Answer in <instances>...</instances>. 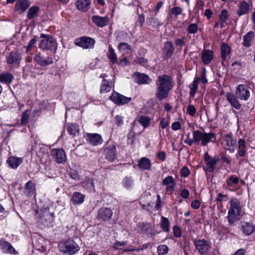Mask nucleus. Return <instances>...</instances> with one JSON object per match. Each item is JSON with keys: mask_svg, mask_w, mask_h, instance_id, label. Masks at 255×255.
I'll list each match as a JSON object with an SVG mask.
<instances>
[{"mask_svg": "<svg viewBox=\"0 0 255 255\" xmlns=\"http://www.w3.org/2000/svg\"><path fill=\"white\" fill-rule=\"evenodd\" d=\"M118 63L122 66H125L128 65L129 62L127 57H123L120 60Z\"/></svg>", "mask_w": 255, "mask_h": 255, "instance_id": "64", "label": "nucleus"}, {"mask_svg": "<svg viewBox=\"0 0 255 255\" xmlns=\"http://www.w3.org/2000/svg\"><path fill=\"white\" fill-rule=\"evenodd\" d=\"M67 131L70 135H76L79 133V128L76 124H70L67 126Z\"/></svg>", "mask_w": 255, "mask_h": 255, "instance_id": "38", "label": "nucleus"}, {"mask_svg": "<svg viewBox=\"0 0 255 255\" xmlns=\"http://www.w3.org/2000/svg\"><path fill=\"white\" fill-rule=\"evenodd\" d=\"M118 49L123 53L127 54L131 50V46L126 42H120L118 45Z\"/></svg>", "mask_w": 255, "mask_h": 255, "instance_id": "43", "label": "nucleus"}, {"mask_svg": "<svg viewBox=\"0 0 255 255\" xmlns=\"http://www.w3.org/2000/svg\"><path fill=\"white\" fill-rule=\"evenodd\" d=\"M170 223L168 219L164 217H162L160 227L165 232L169 231Z\"/></svg>", "mask_w": 255, "mask_h": 255, "instance_id": "46", "label": "nucleus"}, {"mask_svg": "<svg viewBox=\"0 0 255 255\" xmlns=\"http://www.w3.org/2000/svg\"><path fill=\"white\" fill-rule=\"evenodd\" d=\"M168 252V248L167 246L164 245H160L157 247V252L158 255H165Z\"/></svg>", "mask_w": 255, "mask_h": 255, "instance_id": "50", "label": "nucleus"}, {"mask_svg": "<svg viewBox=\"0 0 255 255\" xmlns=\"http://www.w3.org/2000/svg\"><path fill=\"white\" fill-rule=\"evenodd\" d=\"M74 43L76 45L81 47L84 49L93 48L95 44L94 39L86 36L76 38Z\"/></svg>", "mask_w": 255, "mask_h": 255, "instance_id": "7", "label": "nucleus"}, {"mask_svg": "<svg viewBox=\"0 0 255 255\" xmlns=\"http://www.w3.org/2000/svg\"><path fill=\"white\" fill-rule=\"evenodd\" d=\"M151 165L150 160L147 157H142L138 162V166L140 168L148 170Z\"/></svg>", "mask_w": 255, "mask_h": 255, "instance_id": "34", "label": "nucleus"}, {"mask_svg": "<svg viewBox=\"0 0 255 255\" xmlns=\"http://www.w3.org/2000/svg\"><path fill=\"white\" fill-rule=\"evenodd\" d=\"M39 10V8L37 6H33L30 7L27 14V17L29 19L33 18L37 15Z\"/></svg>", "mask_w": 255, "mask_h": 255, "instance_id": "44", "label": "nucleus"}, {"mask_svg": "<svg viewBox=\"0 0 255 255\" xmlns=\"http://www.w3.org/2000/svg\"><path fill=\"white\" fill-rule=\"evenodd\" d=\"M206 71L205 68H204L201 73L200 78H199L200 80H201V82L204 84H206L208 82V80L206 77Z\"/></svg>", "mask_w": 255, "mask_h": 255, "instance_id": "57", "label": "nucleus"}, {"mask_svg": "<svg viewBox=\"0 0 255 255\" xmlns=\"http://www.w3.org/2000/svg\"><path fill=\"white\" fill-rule=\"evenodd\" d=\"M54 220V213L50 211L49 208H44L41 210L38 223L44 227L50 226Z\"/></svg>", "mask_w": 255, "mask_h": 255, "instance_id": "5", "label": "nucleus"}, {"mask_svg": "<svg viewBox=\"0 0 255 255\" xmlns=\"http://www.w3.org/2000/svg\"><path fill=\"white\" fill-rule=\"evenodd\" d=\"M200 79L199 77H195L193 83L190 85L189 88L190 89V95L192 97H194L195 93L198 89V85Z\"/></svg>", "mask_w": 255, "mask_h": 255, "instance_id": "39", "label": "nucleus"}, {"mask_svg": "<svg viewBox=\"0 0 255 255\" xmlns=\"http://www.w3.org/2000/svg\"><path fill=\"white\" fill-rule=\"evenodd\" d=\"M110 99L118 105H123L129 103L131 101V98L127 97L118 93H114L110 97Z\"/></svg>", "mask_w": 255, "mask_h": 255, "instance_id": "11", "label": "nucleus"}, {"mask_svg": "<svg viewBox=\"0 0 255 255\" xmlns=\"http://www.w3.org/2000/svg\"><path fill=\"white\" fill-rule=\"evenodd\" d=\"M129 37L128 34L124 32H120L116 36V39L118 41L127 40Z\"/></svg>", "mask_w": 255, "mask_h": 255, "instance_id": "51", "label": "nucleus"}, {"mask_svg": "<svg viewBox=\"0 0 255 255\" xmlns=\"http://www.w3.org/2000/svg\"><path fill=\"white\" fill-rule=\"evenodd\" d=\"M90 0H78L76 2L77 8L83 12L87 11L90 7Z\"/></svg>", "mask_w": 255, "mask_h": 255, "instance_id": "27", "label": "nucleus"}, {"mask_svg": "<svg viewBox=\"0 0 255 255\" xmlns=\"http://www.w3.org/2000/svg\"><path fill=\"white\" fill-rule=\"evenodd\" d=\"M134 81L139 84H149L151 79L144 74L135 73L133 75Z\"/></svg>", "mask_w": 255, "mask_h": 255, "instance_id": "15", "label": "nucleus"}, {"mask_svg": "<svg viewBox=\"0 0 255 255\" xmlns=\"http://www.w3.org/2000/svg\"><path fill=\"white\" fill-rule=\"evenodd\" d=\"M52 155L58 163H64L66 160V154L62 149H53L51 151Z\"/></svg>", "mask_w": 255, "mask_h": 255, "instance_id": "14", "label": "nucleus"}, {"mask_svg": "<svg viewBox=\"0 0 255 255\" xmlns=\"http://www.w3.org/2000/svg\"><path fill=\"white\" fill-rule=\"evenodd\" d=\"M116 151L115 146L107 148L105 149L106 158L110 161H113L116 158Z\"/></svg>", "mask_w": 255, "mask_h": 255, "instance_id": "33", "label": "nucleus"}, {"mask_svg": "<svg viewBox=\"0 0 255 255\" xmlns=\"http://www.w3.org/2000/svg\"><path fill=\"white\" fill-rule=\"evenodd\" d=\"M40 37L43 39L40 41L39 47L43 50H49L55 53L57 50V43L55 40L50 36L41 34Z\"/></svg>", "mask_w": 255, "mask_h": 255, "instance_id": "4", "label": "nucleus"}, {"mask_svg": "<svg viewBox=\"0 0 255 255\" xmlns=\"http://www.w3.org/2000/svg\"><path fill=\"white\" fill-rule=\"evenodd\" d=\"M194 246L198 251L201 254H207L211 247L209 243L205 240H195Z\"/></svg>", "mask_w": 255, "mask_h": 255, "instance_id": "9", "label": "nucleus"}, {"mask_svg": "<svg viewBox=\"0 0 255 255\" xmlns=\"http://www.w3.org/2000/svg\"><path fill=\"white\" fill-rule=\"evenodd\" d=\"M204 132H201L200 130H196L193 131L192 139H187L186 140V144L191 146L193 143L198 144L200 141H202L203 138Z\"/></svg>", "mask_w": 255, "mask_h": 255, "instance_id": "17", "label": "nucleus"}, {"mask_svg": "<svg viewBox=\"0 0 255 255\" xmlns=\"http://www.w3.org/2000/svg\"><path fill=\"white\" fill-rule=\"evenodd\" d=\"M37 41L36 37H34L33 38H32L28 43V44L26 46V51L28 52H29L31 48L33 47V46L35 44V43Z\"/></svg>", "mask_w": 255, "mask_h": 255, "instance_id": "58", "label": "nucleus"}, {"mask_svg": "<svg viewBox=\"0 0 255 255\" xmlns=\"http://www.w3.org/2000/svg\"><path fill=\"white\" fill-rule=\"evenodd\" d=\"M236 95L237 98L246 101L250 97V91L245 85H239L236 88Z\"/></svg>", "mask_w": 255, "mask_h": 255, "instance_id": "10", "label": "nucleus"}, {"mask_svg": "<svg viewBox=\"0 0 255 255\" xmlns=\"http://www.w3.org/2000/svg\"><path fill=\"white\" fill-rule=\"evenodd\" d=\"M58 248L61 252L73 255L80 250V247L73 240L61 242L58 245Z\"/></svg>", "mask_w": 255, "mask_h": 255, "instance_id": "3", "label": "nucleus"}, {"mask_svg": "<svg viewBox=\"0 0 255 255\" xmlns=\"http://www.w3.org/2000/svg\"><path fill=\"white\" fill-rule=\"evenodd\" d=\"M85 196L80 192H75L72 197V201L74 204H81L84 202Z\"/></svg>", "mask_w": 255, "mask_h": 255, "instance_id": "37", "label": "nucleus"}, {"mask_svg": "<svg viewBox=\"0 0 255 255\" xmlns=\"http://www.w3.org/2000/svg\"><path fill=\"white\" fill-rule=\"evenodd\" d=\"M188 113L191 116H194L196 113V109L195 107L192 105H189L188 106L187 108Z\"/></svg>", "mask_w": 255, "mask_h": 255, "instance_id": "55", "label": "nucleus"}, {"mask_svg": "<svg viewBox=\"0 0 255 255\" xmlns=\"http://www.w3.org/2000/svg\"><path fill=\"white\" fill-rule=\"evenodd\" d=\"M239 8L237 11V14L240 16L249 13L250 10V5L246 1H242L239 4Z\"/></svg>", "mask_w": 255, "mask_h": 255, "instance_id": "23", "label": "nucleus"}, {"mask_svg": "<svg viewBox=\"0 0 255 255\" xmlns=\"http://www.w3.org/2000/svg\"><path fill=\"white\" fill-rule=\"evenodd\" d=\"M69 176L73 179L76 180L79 179V175L78 172L75 170H71L69 173Z\"/></svg>", "mask_w": 255, "mask_h": 255, "instance_id": "61", "label": "nucleus"}, {"mask_svg": "<svg viewBox=\"0 0 255 255\" xmlns=\"http://www.w3.org/2000/svg\"><path fill=\"white\" fill-rule=\"evenodd\" d=\"M13 75L8 72H4L0 74V82L9 84L13 79Z\"/></svg>", "mask_w": 255, "mask_h": 255, "instance_id": "35", "label": "nucleus"}, {"mask_svg": "<svg viewBox=\"0 0 255 255\" xmlns=\"http://www.w3.org/2000/svg\"><path fill=\"white\" fill-rule=\"evenodd\" d=\"M110 83L109 81L105 79H104L102 81L100 92L101 93H107L111 90V87L109 85Z\"/></svg>", "mask_w": 255, "mask_h": 255, "instance_id": "47", "label": "nucleus"}, {"mask_svg": "<svg viewBox=\"0 0 255 255\" xmlns=\"http://www.w3.org/2000/svg\"><path fill=\"white\" fill-rule=\"evenodd\" d=\"M34 61L41 67H46L53 63V59L52 57L45 56L40 52L37 53L35 55Z\"/></svg>", "mask_w": 255, "mask_h": 255, "instance_id": "8", "label": "nucleus"}, {"mask_svg": "<svg viewBox=\"0 0 255 255\" xmlns=\"http://www.w3.org/2000/svg\"><path fill=\"white\" fill-rule=\"evenodd\" d=\"M198 30V26L196 23L190 24L187 28L188 32L191 34H195Z\"/></svg>", "mask_w": 255, "mask_h": 255, "instance_id": "52", "label": "nucleus"}, {"mask_svg": "<svg viewBox=\"0 0 255 255\" xmlns=\"http://www.w3.org/2000/svg\"><path fill=\"white\" fill-rule=\"evenodd\" d=\"M238 154L240 157L245 156L246 152V141L240 138L238 141Z\"/></svg>", "mask_w": 255, "mask_h": 255, "instance_id": "32", "label": "nucleus"}, {"mask_svg": "<svg viewBox=\"0 0 255 255\" xmlns=\"http://www.w3.org/2000/svg\"><path fill=\"white\" fill-rule=\"evenodd\" d=\"M30 3L28 0H17L15 5V10L23 13L28 8Z\"/></svg>", "mask_w": 255, "mask_h": 255, "instance_id": "22", "label": "nucleus"}, {"mask_svg": "<svg viewBox=\"0 0 255 255\" xmlns=\"http://www.w3.org/2000/svg\"><path fill=\"white\" fill-rule=\"evenodd\" d=\"M23 192L27 197L31 196L35 193V186L31 181L25 184Z\"/></svg>", "mask_w": 255, "mask_h": 255, "instance_id": "31", "label": "nucleus"}, {"mask_svg": "<svg viewBox=\"0 0 255 255\" xmlns=\"http://www.w3.org/2000/svg\"><path fill=\"white\" fill-rule=\"evenodd\" d=\"M127 243V241H116L115 243H114L113 245V247L114 249H119L120 247L124 246L126 245Z\"/></svg>", "mask_w": 255, "mask_h": 255, "instance_id": "63", "label": "nucleus"}, {"mask_svg": "<svg viewBox=\"0 0 255 255\" xmlns=\"http://www.w3.org/2000/svg\"><path fill=\"white\" fill-rule=\"evenodd\" d=\"M221 143L225 149L233 153L235 151L237 141L232 133H230L227 134L223 137Z\"/></svg>", "mask_w": 255, "mask_h": 255, "instance_id": "6", "label": "nucleus"}, {"mask_svg": "<svg viewBox=\"0 0 255 255\" xmlns=\"http://www.w3.org/2000/svg\"><path fill=\"white\" fill-rule=\"evenodd\" d=\"M186 40V38L185 36H183L181 39H177L175 41V43L177 46H182L185 45V41Z\"/></svg>", "mask_w": 255, "mask_h": 255, "instance_id": "60", "label": "nucleus"}, {"mask_svg": "<svg viewBox=\"0 0 255 255\" xmlns=\"http://www.w3.org/2000/svg\"><path fill=\"white\" fill-rule=\"evenodd\" d=\"M170 12L173 15L177 16L182 13V9L179 6H175L171 9Z\"/></svg>", "mask_w": 255, "mask_h": 255, "instance_id": "53", "label": "nucleus"}, {"mask_svg": "<svg viewBox=\"0 0 255 255\" xmlns=\"http://www.w3.org/2000/svg\"><path fill=\"white\" fill-rule=\"evenodd\" d=\"M29 115L30 111L29 110H26L23 112L20 124L21 126H25L27 124L28 121Z\"/></svg>", "mask_w": 255, "mask_h": 255, "instance_id": "48", "label": "nucleus"}, {"mask_svg": "<svg viewBox=\"0 0 255 255\" xmlns=\"http://www.w3.org/2000/svg\"><path fill=\"white\" fill-rule=\"evenodd\" d=\"M107 56L113 64L117 63V58L114 49L111 45L109 46Z\"/></svg>", "mask_w": 255, "mask_h": 255, "instance_id": "42", "label": "nucleus"}, {"mask_svg": "<svg viewBox=\"0 0 255 255\" xmlns=\"http://www.w3.org/2000/svg\"><path fill=\"white\" fill-rule=\"evenodd\" d=\"M241 223V230L246 235L249 236L254 232L255 228L253 225L246 222H243Z\"/></svg>", "mask_w": 255, "mask_h": 255, "instance_id": "29", "label": "nucleus"}, {"mask_svg": "<svg viewBox=\"0 0 255 255\" xmlns=\"http://www.w3.org/2000/svg\"><path fill=\"white\" fill-rule=\"evenodd\" d=\"M21 59V56L17 51H12L6 57V62L8 64L17 63Z\"/></svg>", "mask_w": 255, "mask_h": 255, "instance_id": "21", "label": "nucleus"}, {"mask_svg": "<svg viewBox=\"0 0 255 255\" xmlns=\"http://www.w3.org/2000/svg\"><path fill=\"white\" fill-rule=\"evenodd\" d=\"M202 137L201 145L205 146L211 141L213 138L215 137V135L212 132H204Z\"/></svg>", "mask_w": 255, "mask_h": 255, "instance_id": "40", "label": "nucleus"}, {"mask_svg": "<svg viewBox=\"0 0 255 255\" xmlns=\"http://www.w3.org/2000/svg\"><path fill=\"white\" fill-rule=\"evenodd\" d=\"M231 47L226 43H222L221 46V58L225 60L227 56L230 54Z\"/></svg>", "mask_w": 255, "mask_h": 255, "instance_id": "36", "label": "nucleus"}, {"mask_svg": "<svg viewBox=\"0 0 255 255\" xmlns=\"http://www.w3.org/2000/svg\"><path fill=\"white\" fill-rule=\"evenodd\" d=\"M180 173L181 176L186 177L189 175L190 171L187 167L184 166L181 168Z\"/></svg>", "mask_w": 255, "mask_h": 255, "instance_id": "59", "label": "nucleus"}, {"mask_svg": "<svg viewBox=\"0 0 255 255\" xmlns=\"http://www.w3.org/2000/svg\"><path fill=\"white\" fill-rule=\"evenodd\" d=\"M83 186L86 188L87 190H89L90 191H95L94 189V182L93 180L91 178H87L86 179L83 183Z\"/></svg>", "mask_w": 255, "mask_h": 255, "instance_id": "45", "label": "nucleus"}, {"mask_svg": "<svg viewBox=\"0 0 255 255\" xmlns=\"http://www.w3.org/2000/svg\"><path fill=\"white\" fill-rule=\"evenodd\" d=\"M227 184L229 186H231L232 183L237 184L239 183V178L234 175H232L230 177L229 180H227Z\"/></svg>", "mask_w": 255, "mask_h": 255, "instance_id": "54", "label": "nucleus"}, {"mask_svg": "<svg viewBox=\"0 0 255 255\" xmlns=\"http://www.w3.org/2000/svg\"><path fill=\"white\" fill-rule=\"evenodd\" d=\"M173 233L174 236L176 238L180 237L182 235L181 230L177 226H174L173 227Z\"/></svg>", "mask_w": 255, "mask_h": 255, "instance_id": "62", "label": "nucleus"}, {"mask_svg": "<svg viewBox=\"0 0 255 255\" xmlns=\"http://www.w3.org/2000/svg\"><path fill=\"white\" fill-rule=\"evenodd\" d=\"M241 215V208L239 200L237 198L232 199L227 216L229 225L231 226H234L235 223L239 220V217Z\"/></svg>", "mask_w": 255, "mask_h": 255, "instance_id": "2", "label": "nucleus"}, {"mask_svg": "<svg viewBox=\"0 0 255 255\" xmlns=\"http://www.w3.org/2000/svg\"><path fill=\"white\" fill-rule=\"evenodd\" d=\"M113 215L112 211L106 207H102L98 211L97 218L102 221H108L110 220Z\"/></svg>", "mask_w": 255, "mask_h": 255, "instance_id": "12", "label": "nucleus"}, {"mask_svg": "<svg viewBox=\"0 0 255 255\" xmlns=\"http://www.w3.org/2000/svg\"><path fill=\"white\" fill-rule=\"evenodd\" d=\"M226 97L229 103L236 109L239 110L241 108V105L237 99V97H236L233 93H227Z\"/></svg>", "mask_w": 255, "mask_h": 255, "instance_id": "24", "label": "nucleus"}, {"mask_svg": "<svg viewBox=\"0 0 255 255\" xmlns=\"http://www.w3.org/2000/svg\"><path fill=\"white\" fill-rule=\"evenodd\" d=\"M228 17V11L226 9H223L221 11V13L220 15V21L223 23L225 22Z\"/></svg>", "mask_w": 255, "mask_h": 255, "instance_id": "56", "label": "nucleus"}, {"mask_svg": "<svg viewBox=\"0 0 255 255\" xmlns=\"http://www.w3.org/2000/svg\"><path fill=\"white\" fill-rule=\"evenodd\" d=\"M87 140L93 145L101 144L103 142L101 136L97 133H87Z\"/></svg>", "mask_w": 255, "mask_h": 255, "instance_id": "18", "label": "nucleus"}, {"mask_svg": "<svg viewBox=\"0 0 255 255\" xmlns=\"http://www.w3.org/2000/svg\"><path fill=\"white\" fill-rule=\"evenodd\" d=\"M93 22L99 27H104L109 22V18L108 16L101 17L98 15H94L92 17Z\"/></svg>", "mask_w": 255, "mask_h": 255, "instance_id": "20", "label": "nucleus"}, {"mask_svg": "<svg viewBox=\"0 0 255 255\" xmlns=\"http://www.w3.org/2000/svg\"><path fill=\"white\" fill-rule=\"evenodd\" d=\"M213 58V52L212 50L205 49L202 53V59L204 64H209Z\"/></svg>", "mask_w": 255, "mask_h": 255, "instance_id": "28", "label": "nucleus"}, {"mask_svg": "<svg viewBox=\"0 0 255 255\" xmlns=\"http://www.w3.org/2000/svg\"><path fill=\"white\" fill-rule=\"evenodd\" d=\"M22 162V158L15 157L13 156L9 157L7 160V163L9 166L13 169H16Z\"/></svg>", "mask_w": 255, "mask_h": 255, "instance_id": "25", "label": "nucleus"}, {"mask_svg": "<svg viewBox=\"0 0 255 255\" xmlns=\"http://www.w3.org/2000/svg\"><path fill=\"white\" fill-rule=\"evenodd\" d=\"M255 37L253 31H250L243 36V45L246 47H249L252 45V41Z\"/></svg>", "mask_w": 255, "mask_h": 255, "instance_id": "30", "label": "nucleus"}, {"mask_svg": "<svg viewBox=\"0 0 255 255\" xmlns=\"http://www.w3.org/2000/svg\"><path fill=\"white\" fill-rule=\"evenodd\" d=\"M0 249L5 253L16 254L12 246L9 243L3 240H0Z\"/></svg>", "mask_w": 255, "mask_h": 255, "instance_id": "26", "label": "nucleus"}, {"mask_svg": "<svg viewBox=\"0 0 255 255\" xmlns=\"http://www.w3.org/2000/svg\"><path fill=\"white\" fill-rule=\"evenodd\" d=\"M162 184L163 185L167 186L166 188L167 191H170L172 193L174 191L175 181L172 176H168L165 177L162 180Z\"/></svg>", "mask_w": 255, "mask_h": 255, "instance_id": "19", "label": "nucleus"}, {"mask_svg": "<svg viewBox=\"0 0 255 255\" xmlns=\"http://www.w3.org/2000/svg\"><path fill=\"white\" fill-rule=\"evenodd\" d=\"M204 159L206 163L207 170L210 172H212L215 170L216 164L220 160L219 157L212 158L207 152L205 154Z\"/></svg>", "mask_w": 255, "mask_h": 255, "instance_id": "13", "label": "nucleus"}, {"mask_svg": "<svg viewBox=\"0 0 255 255\" xmlns=\"http://www.w3.org/2000/svg\"><path fill=\"white\" fill-rule=\"evenodd\" d=\"M137 121L145 128L149 125L151 119L148 116L140 115L138 117Z\"/></svg>", "mask_w": 255, "mask_h": 255, "instance_id": "41", "label": "nucleus"}, {"mask_svg": "<svg viewBox=\"0 0 255 255\" xmlns=\"http://www.w3.org/2000/svg\"><path fill=\"white\" fill-rule=\"evenodd\" d=\"M174 51L173 44L171 42L166 41L164 43L163 48V54L164 58L168 59L170 58Z\"/></svg>", "mask_w": 255, "mask_h": 255, "instance_id": "16", "label": "nucleus"}, {"mask_svg": "<svg viewBox=\"0 0 255 255\" xmlns=\"http://www.w3.org/2000/svg\"><path fill=\"white\" fill-rule=\"evenodd\" d=\"M133 181L130 177H126L123 180L124 186L127 188H130L133 185Z\"/></svg>", "mask_w": 255, "mask_h": 255, "instance_id": "49", "label": "nucleus"}, {"mask_svg": "<svg viewBox=\"0 0 255 255\" xmlns=\"http://www.w3.org/2000/svg\"><path fill=\"white\" fill-rule=\"evenodd\" d=\"M155 84V96L159 101H161L168 97L169 92L173 88L174 82L171 76L163 74L157 77Z\"/></svg>", "mask_w": 255, "mask_h": 255, "instance_id": "1", "label": "nucleus"}]
</instances>
